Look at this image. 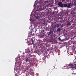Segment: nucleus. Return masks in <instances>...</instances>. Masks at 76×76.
Returning a JSON list of instances; mask_svg holds the SVG:
<instances>
[{
    "instance_id": "13",
    "label": "nucleus",
    "mask_w": 76,
    "mask_h": 76,
    "mask_svg": "<svg viewBox=\"0 0 76 76\" xmlns=\"http://www.w3.org/2000/svg\"><path fill=\"white\" fill-rule=\"evenodd\" d=\"M61 29L60 28H58L57 29V31H61Z\"/></svg>"
},
{
    "instance_id": "12",
    "label": "nucleus",
    "mask_w": 76,
    "mask_h": 76,
    "mask_svg": "<svg viewBox=\"0 0 76 76\" xmlns=\"http://www.w3.org/2000/svg\"><path fill=\"white\" fill-rule=\"evenodd\" d=\"M32 31H30V32H29L28 33L30 34V35H31L32 34Z\"/></svg>"
},
{
    "instance_id": "9",
    "label": "nucleus",
    "mask_w": 76,
    "mask_h": 76,
    "mask_svg": "<svg viewBox=\"0 0 76 76\" xmlns=\"http://www.w3.org/2000/svg\"><path fill=\"white\" fill-rule=\"evenodd\" d=\"M70 4H71L70 3L68 5H67V7L68 8H70V6H71Z\"/></svg>"
},
{
    "instance_id": "24",
    "label": "nucleus",
    "mask_w": 76,
    "mask_h": 76,
    "mask_svg": "<svg viewBox=\"0 0 76 76\" xmlns=\"http://www.w3.org/2000/svg\"><path fill=\"white\" fill-rule=\"evenodd\" d=\"M15 76H18V75H17V74H16V75H15Z\"/></svg>"
},
{
    "instance_id": "21",
    "label": "nucleus",
    "mask_w": 76,
    "mask_h": 76,
    "mask_svg": "<svg viewBox=\"0 0 76 76\" xmlns=\"http://www.w3.org/2000/svg\"><path fill=\"white\" fill-rule=\"evenodd\" d=\"M39 37L40 38H42V36H40V37Z\"/></svg>"
},
{
    "instance_id": "17",
    "label": "nucleus",
    "mask_w": 76,
    "mask_h": 76,
    "mask_svg": "<svg viewBox=\"0 0 76 76\" xmlns=\"http://www.w3.org/2000/svg\"><path fill=\"white\" fill-rule=\"evenodd\" d=\"M29 50V48H28L27 49V50H28V52H30L31 51L30 50Z\"/></svg>"
},
{
    "instance_id": "14",
    "label": "nucleus",
    "mask_w": 76,
    "mask_h": 76,
    "mask_svg": "<svg viewBox=\"0 0 76 76\" xmlns=\"http://www.w3.org/2000/svg\"><path fill=\"white\" fill-rule=\"evenodd\" d=\"M71 25V24L70 23H68V24H67V25L68 26H70Z\"/></svg>"
},
{
    "instance_id": "7",
    "label": "nucleus",
    "mask_w": 76,
    "mask_h": 76,
    "mask_svg": "<svg viewBox=\"0 0 76 76\" xmlns=\"http://www.w3.org/2000/svg\"><path fill=\"white\" fill-rule=\"evenodd\" d=\"M45 29V27H42V32L43 34H44V30Z\"/></svg>"
},
{
    "instance_id": "20",
    "label": "nucleus",
    "mask_w": 76,
    "mask_h": 76,
    "mask_svg": "<svg viewBox=\"0 0 76 76\" xmlns=\"http://www.w3.org/2000/svg\"><path fill=\"white\" fill-rule=\"evenodd\" d=\"M37 31V30L36 29H35V32H36V31Z\"/></svg>"
},
{
    "instance_id": "10",
    "label": "nucleus",
    "mask_w": 76,
    "mask_h": 76,
    "mask_svg": "<svg viewBox=\"0 0 76 76\" xmlns=\"http://www.w3.org/2000/svg\"><path fill=\"white\" fill-rule=\"evenodd\" d=\"M64 7H67V4H64Z\"/></svg>"
},
{
    "instance_id": "22",
    "label": "nucleus",
    "mask_w": 76,
    "mask_h": 76,
    "mask_svg": "<svg viewBox=\"0 0 76 76\" xmlns=\"http://www.w3.org/2000/svg\"><path fill=\"white\" fill-rule=\"evenodd\" d=\"M28 61H29V62H30V61L32 62V60H30V61L29 60Z\"/></svg>"
},
{
    "instance_id": "28",
    "label": "nucleus",
    "mask_w": 76,
    "mask_h": 76,
    "mask_svg": "<svg viewBox=\"0 0 76 76\" xmlns=\"http://www.w3.org/2000/svg\"><path fill=\"white\" fill-rule=\"evenodd\" d=\"M42 27L41 28V29H42Z\"/></svg>"
},
{
    "instance_id": "2",
    "label": "nucleus",
    "mask_w": 76,
    "mask_h": 76,
    "mask_svg": "<svg viewBox=\"0 0 76 76\" xmlns=\"http://www.w3.org/2000/svg\"><path fill=\"white\" fill-rule=\"evenodd\" d=\"M68 66H69L71 68H75L76 69V64H75L74 65L73 64H69L68 65Z\"/></svg>"
},
{
    "instance_id": "16",
    "label": "nucleus",
    "mask_w": 76,
    "mask_h": 76,
    "mask_svg": "<svg viewBox=\"0 0 76 76\" xmlns=\"http://www.w3.org/2000/svg\"><path fill=\"white\" fill-rule=\"evenodd\" d=\"M29 64L30 66H32L33 65V63L32 62H30Z\"/></svg>"
},
{
    "instance_id": "3",
    "label": "nucleus",
    "mask_w": 76,
    "mask_h": 76,
    "mask_svg": "<svg viewBox=\"0 0 76 76\" xmlns=\"http://www.w3.org/2000/svg\"><path fill=\"white\" fill-rule=\"evenodd\" d=\"M58 5L60 6L61 8H62L63 7V6H64V4L61 2H59V3L58 4Z\"/></svg>"
},
{
    "instance_id": "1",
    "label": "nucleus",
    "mask_w": 76,
    "mask_h": 76,
    "mask_svg": "<svg viewBox=\"0 0 76 76\" xmlns=\"http://www.w3.org/2000/svg\"><path fill=\"white\" fill-rule=\"evenodd\" d=\"M48 3L47 1H43L42 3H41L39 4V6H41L42 5H48Z\"/></svg>"
},
{
    "instance_id": "6",
    "label": "nucleus",
    "mask_w": 76,
    "mask_h": 76,
    "mask_svg": "<svg viewBox=\"0 0 76 76\" xmlns=\"http://www.w3.org/2000/svg\"><path fill=\"white\" fill-rule=\"evenodd\" d=\"M34 37H32V38H31V43L33 44H34Z\"/></svg>"
},
{
    "instance_id": "5",
    "label": "nucleus",
    "mask_w": 76,
    "mask_h": 76,
    "mask_svg": "<svg viewBox=\"0 0 76 76\" xmlns=\"http://www.w3.org/2000/svg\"><path fill=\"white\" fill-rule=\"evenodd\" d=\"M60 26L59 25L57 24L56 25H55L54 27H53L52 28H53V29H54L55 28H58Z\"/></svg>"
},
{
    "instance_id": "11",
    "label": "nucleus",
    "mask_w": 76,
    "mask_h": 76,
    "mask_svg": "<svg viewBox=\"0 0 76 76\" xmlns=\"http://www.w3.org/2000/svg\"><path fill=\"white\" fill-rule=\"evenodd\" d=\"M28 58H27V59H26L25 60V61L27 63L28 62Z\"/></svg>"
},
{
    "instance_id": "8",
    "label": "nucleus",
    "mask_w": 76,
    "mask_h": 76,
    "mask_svg": "<svg viewBox=\"0 0 76 76\" xmlns=\"http://www.w3.org/2000/svg\"><path fill=\"white\" fill-rule=\"evenodd\" d=\"M69 17L68 16L65 15V17H64V19H65V20H69V19H68V18Z\"/></svg>"
},
{
    "instance_id": "19",
    "label": "nucleus",
    "mask_w": 76,
    "mask_h": 76,
    "mask_svg": "<svg viewBox=\"0 0 76 76\" xmlns=\"http://www.w3.org/2000/svg\"><path fill=\"white\" fill-rule=\"evenodd\" d=\"M36 19H38V17H36Z\"/></svg>"
},
{
    "instance_id": "15",
    "label": "nucleus",
    "mask_w": 76,
    "mask_h": 76,
    "mask_svg": "<svg viewBox=\"0 0 76 76\" xmlns=\"http://www.w3.org/2000/svg\"><path fill=\"white\" fill-rule=\"evenodd\" d=\"M58 40L60 41H61V38L60 37L58 38Z\"/></svg>"
},
{
    "instance_id": "27",
    "label": "nucleus",
    "mask_w": 76,
    "mask_h": 76,
    "mask_svg": "<svg viewBox=\"0 0 76 76\" xmlns=\"http://www.w3.org/2000/svg\"><path fill=\"white\" fill-rule=\"evenodd\" d=\"M43 13V15H44V13Z\"/></svg>"
},
{
    "instance_id": "4",
    "label": "nucleus",
    "mask_w": 76,
    "mask_h": 76,
    "mask_svg": "<svg viewBox=\"0 0 76 76\" xmlns=\"http://www.w3.org/2000/svg\"><path fill=\"white\" fill-rule=\"evenodd\" d=\"M53 31H50L49 32H47V34H48V36H49V35L53 34Z\"/></svg>"
},
{
    "instance_id": "23",
    "label": "nucleus",
    "mask_w": 76,
    "mask_h": 76,
    "mask_svg": "<svg viewBox=\"0 0 76 76\" xmlns=\"http://www.w3.org/2000/svg\"><path fill=\"white\" fill-rule=\"evenodd\" d=\"M55 68V66H53V68L52 69H54Z\"/></svg>"
},
{
    "instance_id": "26",
    "label": "nucleus",
    "mask_w": 76,
    "mask_h": 76,
    "mask_svg": "<svg viewBox=\"0 0 76 76\" xmlns=\"http://www.w3.org/2000/svg\"><path fill=\"white\" fill-rule=\"evenodd\" d=\"M73 69L72 68V69Z\"/></svg>"
},
{
    "instance_id": "25",
    "label": "nucleus",
    "mask_w": 76,
    "mask_h": 76,
    "mask_svg": "<svg viewBox=\"0 0 76 76\" xmlns=\"http://www.w3.org/2000/svg\"><path fill=\"white\" fill-rule=\"evenodd\" d=\"M39 11H40V8H39Z\"/></svg>"
},
{
    "instance_id": "29",
    "label": "nucleus",
    "mask_w": 76,
    "mask_h": 76,
    "mask_svg": "<svg viewBox=\"0 0 76 76\" xmlns=\"http://www.w3.org/2000/svg\"><path fill=\"white\" fill-rule=\"evenodd\" d=\"M38 11L39 12V10H38Z\"/></svg>"
},
{
    "instance_id": "18",
    "label": "nucleus",
    "mask_w": 76,
    "mask_h": 76,
    "mask_svg": "<svg viewBox=\"0 0 76 76\" xmlns=\"http://www.w3.org/2000/svg\"><path fill=\"white\" fill-rule=\"evenodd\" d=\"M31 75H33L34 74V72H31Z\"/></svg>"
}]
</instances>
